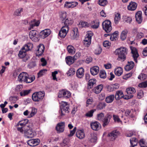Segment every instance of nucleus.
<instances>
[{"mask_svg":"<svg viewBox=\"0 0 147 147\" xmlns=\"http://www.w3.org/2000/svg\"><path fill=\"white\" fill-rule=\"evenodd\" d=\"M107 3V0H99L98 4L101 6H105Z\"/></svg>","mask_w":147,"mask_h":147,"instance_id":"52","label":"nucleus"},{"mask_svg":"<svg viewBox=\"0 0 147 147\" xmlns=\"http://www.w3.org/2000/svg\"><path fill=\"white\" fill-rule=\"evenodd\" d=\"M115 98L114 95L111 94L107 97L105 99L106 102L107 103H110L113 102Z\"/></svg>","mask_w":147,"mask_h":147,"instance_id":"35","label":"nucleus"},{"mask_svg":"<svg viewBox=\"0 0 147 147\" xmlns=\"http://www.w3.org/2000/svg\"><path fill=\"white\" fill-rule=\"evenodd\" d=\"M96 111V109L92 110L87 113L86 116L89 117H91L93 116V114L94 112Z\"/></svg>","mask_w":147,"mask_h":147,"instance_id":"51","label":"nucleus"},{"mask_svg":"<svg viewBox=\"0 0 147 147\" xmlns=\"http://www.w3.org/2000/svg\"><path fill=\"white\" fill-rule=\"evenodd\" d=\"M71 96L70 92L65 90L60 91L58 93V96L59 98L63 97L65 98H69Z\"/></svg>","mask_w":147,"mask_h":147,"instance_id":"10","label":"nucleus"},{"mask_svg":"<svg viewBox=\"0 0 147 147\" xmlns=\"http://www.w3.org/2000/svg\"><path fill=\"white\" fill-rule=\"evenodd\" d=\"M119 134V132L116 130L113 131L108 134V136L111 140L113 141L117 138Z\"/></svg>","mask_w":147,"mask_h":147,"instance_id":"17","label":"nucleus"},{"mask_svg":"<svg viewBox=\"0 0 147 147\" xmlns=\"http://www.w3.org/2000/svg\"><path fill=\"white\" fill-rule=\"evenodd\" d=\"M67 50L69 54H74L76 52L75 49L71 45H69L67 47Z\"/></svg>","mask_w":147,"mask_h":147,"instance_id":"34","label":"nucleus"},{"mask_svg":"<svg viewBox=\"0 0 147 147\" xmlns=\"http://www.w3.org/2000/svg\"><path fill=\"white\" fill-rule=\"evenodd\" d=\"M30 38L33 41L37 42L38 41V32L36 30H32L29 33Z\"/></svg>","mask_w":147,"mask_h":147,"instance_id":"11","label":"nucleus"},{"mask_svg":"<svg viewBox=\"0 0 147 147\" xmlns=\"http://www.w3.org/2000/svg\"><path fill=\"white\" fill-rule=\"evenodd\" d=\"M45 50V47L42 44H39L37 47L36 54V56L39 57L42 56Z\"/></svg>","mask_w":147,"mask_h":147,"instance_id":"12","label":"nucleus"},{"mask_svg":"<svg viewBox=\"0 0 147 147\" xmlns=\"http://www.w3.org/2000/svg\"><path fill=\"white\" fill-rule=\"evenodd\" d=\"M113 120L115 122L118 123L122 124V122L118 115H113Z\"/></svg>","mask_w":147,"mask_h":147,"instance_id":"39","label":"nucleus"},{"mask_svg":"<svg viewBox=\"0 0 147 147\" xmlns=\"http://www.w3.org/2000/svg\"><path fill=\"white\" fill-rule=\"evenodd\" d=\"M138 78L142 80H144L147 78V76L145 74H141L139 76Z\"/></svg>","mask_w":147,"mask_h":147,"instance_id":"50","label":"nucleus"},{"mask_svg":"<svg viewBox=\"0 0 147 147\" xmlns=\"http://www.w3.org/2000/svg\"><path fill=\"white\" fill-rule=\"evenodd\" d=\"M23 9L22 8L17 9L15 12V14L17 16H20L21 15V13Z\"/></svg>","mask_w":147,"mask_h":147,"instance_id":"53","label":"nucleus"},{"mask_svg":"<svg viewBox=\"0 0 147 147\" xmlns=\"http://www.w3.org/2000/svg\"><path fill=\"white\" fill-rule=\"evenodd\" d=\"M72 38L75 39L78 36V30L77 28H74L72 30Z\"/></svg>","mask_w":147,"mask_h":147,"instance_id":"27","label":"nucleus"},{"mask_svg":"<svg viewBox=\"0 0 147 147\" xmlns=\"http://www.w3.org/2000/svg\"><path fill=\"white\" fill-rule=\"evenodd\" d=\"M35 77L29 75L27 73L23 72L21 73L18 78V80L20 82H24L27 83L32 82L35 79Z\"/></svg>","mask_w":147,"mask_h":147,"instance_id":"1","label":"nucleus"},{"mask_svg":"<svg viewBox=\"0 0 147 147\" xmlns=\"http://www.w3.org/2000/svg\"><path fill=\"white\" fill-rule=\"evenodd\" d=\"M114 17L115 23L116 24H117L119 23L121 19V15L119 13H117L115 14Z\"/></svg>","mask_w":147,"mask_h":147,"instance_id":"38","label":"nucleus"},{"mask_svg":"<svg viewBox=\"0 0 147 147\" xmlns=\"http://www.w3.org/2000/svg\"><path fill=\"white\" fill-rule=\"evenodd\" d=\"M40 142L38 139H32L28 140L27 142L28 144L30 146H34L37 145Z\"/></svg>","mask_w":147,"mask_h":147,"instance_id":"16","label":"nucleus"},{"mask_svg":"<svg viewBox=\"0 0 147 147\" xmlns=\"http://www.w3.org/2000/svg\"><path fill=\"white\" fill-rule=\"evenodd\" d=\"M110 43L107 40L104 41L103 42V46L105 47H108L110 45Z\"/></svg>","mask_w":147,"mask_h":147,"instance_id":"64","label":"nucleus"},{"mask_svg":"<svg viewBox=\"0 0 147 147\" xmlns=\"http://www.w3.org/2000/svg\"><path fill=\"white\" fill-rule=\"evenodd\" d=\"M47 70L46 69H43L41 70L38 73V77L40 78L44 75L47 71Z\"/></svg>","mask_w":147,"mask_h":147,"instance_id":"41","label":"nucleus"},{"mask_svg":"<svg viewBox=\"0 0 147 147\" xmlns=\"http://www.w3.org/2000/svg\"><path fill=\"white\" fill-rule=\"evenodd\" d=\"M91 128L94 130H98L101 127L100 123L97 121L92 122L91 123Z\"/></svg>","mask_w":147,"mask_h":147,"instance_id":"18","label":"nucleus"},{"mask_svg":"<svg viewBox=\"0 0 147 147\" xmlns=\"http://www.w3.org/2000/svg\"><path fill=\"white\" fill-rule=\"evenodd\" d=\"M75 69L73 68H71L69 69L67 73V75L69 76L74 75L75 73Z\"/></svg>","mask_w":147,"mask_h":147,"instance_id":"43","label":"nucleus"},{"mask_svg":"<svg viewBox=\"0 0 147 147\" xmlns=\"http://www.w3.org/2000/svg\"><path fill=\"white\" fill-rule=\"evenodd\" d=\"M106 87L107 90L109 92H111L114 91L112 84L107 85L106 86Z\"/></svg>","mask_w":147,"mask_h":147,"instance_id":"62","label":"nucleus"},{"mask_svg":"<svg viewBox=\"0 0 147 147\" xmlns=\"http://www.w3.org/2000/svg\"><path fill=\"white\" fill-rule=\"evenodd\" d=\"M123 96V94L122 91L118 90L116 92L115 95V98L116 100H119Z\"/></svg>","mask_w":147,"mask_h":147,"instance_id":"28","label":"nucleus"},{"mask_svg":"<svg viewBox=\"0 0 147 147\" xmlns=\"http://www.w3.org/2000/svg\"><path fill=\"white\" fill-rule=\"evenodd\" d=\"M139 143L141 147H147V142H145L144 139H141Z\"/></svg>","mask_w":147,"mask_h":147,"instance_id":"45","label":"nucleus"},{"mask_svg":"<svg viewBox=\"0 0 147 147\" xmlns=\"http://www.w3.org/2000/svg\"><path fill=\"white\" fill-rule=\"evenodd\" d=\"M51 31L49 29H46L42 31L41 34L44 38H45L48 36L51 33Z\"/></svg>","mask_w":147,"mask_h":147,"instance_id":"33","label":"nucleus"},{"mask_svg":"<svg viewBox=\"0 0 147 147\" xmlns=\"http://www.w3.org/2000/svg\"><path fill=\"white\" fill-rule=\"evenodd\" d=\"M103 88V86L102 84H100L94 87L92 90L93 92L98 94L100 93Z\"/></svg>","mask_w":147,"mask_h":147,"instance_id":"21","label":"nucleus"},{"mask_svg":"<svg viewBox=\"0 0 147 147\" xmlns=\"http://www.w3.org/2000/svg\"><path fill=\"white\" fill-rule=\"evenodd\" d=\"M126 92L127 95L124 96V98L127 100L130 99L133 97V94L136 92V90L134 88L129 87L126 89Z\"/></svg>","mask_w":147,"mask_h":147,"instance_id":"8","label":"nucleus"},{"mask_svg":"<svg viewBox=\"0 0 147 147\" xmlns=\"http://www.w3.org/2000/svg\"><path fill=\"white\" fill-rule=\"evenodd\" d=\"M65 60L66 63L69 65H70L73 64L75 60L73 57L70 56L67 57L65 58Z\"/></svg>","mask_w":147,"mask_h":147,"instance_id":"29","label":"nucleus"},{"mask_svg":"<svg viewBox=\"0 0 147 147\" xmlns=\"http://www.w3.org/2000/svg\"><path fill=\"white\" fill-rule=\"evenodd\" d=\"M60 30L66 33L67 34L69 30L68 26H64L62 27Z\"/></svg>","mask_w":147,"mask_h":147,"instance_id":"57","label":"nucleus"},{"mask_svg":"<svg viewBox=\"0 0 147 147\" xmlns=\"http://www.w3.org/2000/svg\"><path fill=\"white\" fill-rule=\"evenodd\" d=\"M128 33V31L125 29L122 31L121 32V39L122 40H125L127 36V35Z\"/></svg>","mask_w":147,"mask_h":147,"instance_id":"30","label":"nucleus"},{"mask_svg":"<svg viewBox=\"0 0 147 147\" xmlns=\"http://www.w3.org/2000/svg\"><path fill=\"white\" fill-rule=\"evenodd\" d=\"M104 114L102 113H101L97 115V119L100 121H102L103 119Z\"/></svg>","mask_w":147,"mask_h":147,"instance_id":"49","label":"nucleus"},{"mask_svg":"<svg viewBox=\"0 0 147 147\" xmlns=\"http://www.w3.org/2000/svg\"><path fill=\"white\" fill-rule=\"evenodd\" d=\"M84 69L82 67H81L79 68L77 71L76 76L79 78H82L84 75Z\"/></svg>","mask_w":147,"mask_h":147,"instance_id":"20","label":"nucleus"},{"mask_svg":"<svg viewBox=\"0 0 147 147\" xmlns=\"http://www.w3.org/2000/svg\"><path fill=\"white\" fill-rule=\"evenodd\" d=\"M60 18L63 21L65 20L66 17V13L65 12L61 13L59 15Z\"/></svg>","mask_w":147,"mask_h":147,"instance_id":"54","label":"nucleus"},{"mask_svg":"<svg viewBox=\"0 0 147 147\" xmlns=\"http://www.w3.org/2000/svg\"><path fill=\"white\" fill-rule=\"evenodd\" d=\"M72 21L71 20H69L68 19H66L64 22L65 26H68L69 25L72 24Z\"/></svg>","mask_w":147,"mask_h":147,"instance_id":"61","label":"nucleus"},{"mask_svg":"<svg viewBox=\"0 0 147 147\" xmlns=\"http://www.w3.org/2000/svg\"><path fill=\"white\" fill-rule=\"evenodd\" d=\"M127 50L125 47H122L116 49L114 52L116 55L118 56V60L124 61L126 58V55L127 54Z\"/></svg>","mask_w":147,"mask_h":147,"instance_id":"2","label":"nucleus"},{"mask_svg":"<svg viewBox=\"0 0 147 147\" xmlns=\"http://www.w3.org/2000/svg\"><path fill=\"white\" fill-rule=\"evenodd\" d=\"M67 144V142L66 140L65 139L63 140V142L60 144L62 147H66Z\"/></svg>","mask_w":147,"mask_h":147,"instance_id":"63","label":"nucleus"},{"mask_svg":"<svg viewBox=\"0 0 147 147\" xmlns=\"http://www.w3.org/2000/svg\"><path fill=\"white\" fill-rule=\"evenodd\" d=\"M118 35V31H115L111 35L110 39L112 41L116 40L117 39Z\"/></svg>","mask_w":147,"mask_h":147,"instance_id":"37","label":"nucleus"},{"mask_svg":"<svg viewBox=\"0 0 147 147\" xmlns=\"http://www.w3.org/2000/svg\"><path fill=\"white\" fill-rule=\"evenodd\" d=\"M102 28L107 33L110 32L112 30L111 22L109 20H105L102 23Z\"/></svg>","mask_w":147,"mask_h":147,"instance_id":"6","label":"nucleus"},{"mask_svg":"<svg viewBox=\"0 0 147 147\" xmlns=\"http://www.w3.org/2000/svg\"><path fill=\"white\" fill-rule=\"evenodd\" d=\"M142 12L141 11H138L136 14V20L138 23L140 24L142 21Z\"/></svg>","mask_w":147,"mask_h":147,"instance_id":"19","label":"nucleus"},{"mask_svg":"<svg viewBox=\"0 0 147 147\" xmlns=\"http://www.w3.org/2000/svg\"><path fill=\"white\" fill-rule=\"evenodd\" d=\"M90 73L92 75L94 76L97 75L99 71V67L97 66H94L90 69Z\"/></svg>","mask_w":147,"mask_h":147,"instance_id":"24","label":"nucleus"},{"mask_svg":"<svg viewBox=\"0 0 147 147\" xmlns=\"http://www.w3.org/2000/svg\"><path fill=\"white\" fill-rule=\"evenodd\" d=\"M137 4L135 2H131L127 6L128 9L130 11L135 10L137 7Z\"/></svg>","mask_w":147,"mask_h":147,"instance_id":"25","label":"nucleus"},{"mask_svg":"<svg viewBox=\"0 0 147 147\" xmlns=\"http://www.w3.org/2000/svg\"><path fill=\"white\" fill-rule=\"evenodd\" d=\"M96 80L94 79H92L89 80L88 82V89L92 88L93 85L96 84Z\"/></svg>","mask_w":147,"mask_h":147,"instance_id":"31","label":"nucleus"},{"mask_svg":"<svg viewBox=\"0 0 147 147\" xmlns=\"http://www.w3.org/2000/svg\"><path fill=\"white\" fill-rule=\"evenodd\" d=\"M45 95V93L43 91L35 92L32 95V99L34 102H39L43 99Z\"/></svg>","mask_w":147,"mask_h":147,"instance_id":"4","label":"nucleus"},{"mask_svg":"<svg viewBox=\"0 0 147 147\" xmlns=\"http://www.w3.org/2000/svg\"><path fill=\"white\" fill-rule=\"evenodd\" d=\"M40 24L39 21H36L35 19H34L31 20V24L30 25V28L29 29L30 30L33 28L34 26H39Z\"/></svg>","mask_w":147,"mask_h":147,"instance_id":"26","label":"nucleus"},{"mask_svg":"<svg viewBox=\"0 0 147 147\" xmlns=\"http://www.w3.org/2000/svg\"><path fill=\"white\" fill-rule=\"evenodd\" d=\"M131 146L129 147H134L137 145L138 140L135 138H132L130 140Z\"/></svg>","mask_w":147,"mask_h":147,"instance_id":"32","label":"nucleus"},{"mask_svg":"<svg viewBox=\"0 0 147 147\" xmlns=\"http://www.w3.org/2000/svg\"><path fill=\"white\" fill-rule=\"evenodd\" d=\"M106 106V104L105 102H100L97 106V109H102L105 108Z\"/></svg>","mask_w":147,"mask_h":147,"instance_id":"40","label":"nucleus"},{"mask_svg":"<svg viewBox=\"0 0 147 147\" xmlns=\"http://www.w3.org/2000/svg\"><path fill=\"white\" fill-rule=\"evenodd\" d=\"M21 121L23 124H24V126H25V129H26L27 128H29V125H28V120L27 119H25Z\"/></svg>","mask_w":147,"mask_h":147,"instance_id":"46","label":"nucleus"},{"mask_svg":"<svg viewBox=\"0 0 147 147\" xmlns=\"http://www.w3.org/2000/svg\"><path fill=\"white\" fill-rule=\"evenodd\" d=\"M93 33L91 31H88L87 32L83 42L85 46L88 47L90 44L91 37L93 36Z\"/></svg>","mask_w":147,"mask_h":147,"instance_id":"7","label":"nucleus"},{"mask_svg":"<svg viewBox=\"0 0 147 147\" xmlns=\"http://www.w3.org/2000/svg\"><path fill=\"white\" fill-rule=\"evenodd\" d=\"M99 75L101 78H105L106 77V74L105 70H102L100 71Z\"/></svg>","mask_w":147,"mask_h":147,"instance_id":"48","label":"nucleus"},{"mask_svg":"<svg viewBox=\"0 0 147 147\" xmlns=\"http://www.w3.org/2000/svg\"><path fill=\"white\" fill-rule=\"evenodd\" d=\"M76 135L78 138L80 139H83L85 136L84 131L82 130H78L76 133Z\"/></svg>","mask_w":147,"mask_h":147,"instance_id":"23","label":"nucleus"},{"mask_svg":"<svg viewBox=\"0 0 147 147\" xmlns=\"http://www.w3.org/2000/svg\"><path fill=\"white\" fill-rule=\"evenodd\" d=\"M114 72L115 74L118 76H120L122 74L123 70L122 68L119 67L115 69Z\"/></svg>","mask_w":147,"mask_h":147,"instance_id":"36","label":"nucleus"},{"mask_svg":"<svg viewBox=\"0 0 147 147\" xmlns=\"http://www.w3.org/2000/svg\"><path fill=\"white\" fill-rule=\"evenodd\" d=\"M134 63L133 61H128L127 65L125 67V69L126 71H129L134 67Z\"/></svg>","mask_w":147,"mask_h":147,"instance_id":"22","label":"nucleus"},{"mask_svg":"<svg viewBox=\"0 0 147 147\" xmlns=\"http://www.w3.org/2000/svg\"><path fill=\"white\" fill-rule=\"evenodd\" d=\"M138 86L141 88H146L147 87V81L143 82L140 84Z\"/></svg>","mask_w":147,"mask_h":147,"instance_id":"59","label":"nucleus"},{"mask_svg":"<svg viewBox=\"0 0 147 147\" xmlns=\"http://www.w3.org/2000/svg\"><path fill=\"white\" fill-rule=\"evenodd\" d=\"M131 50V53L132 54V57L134 60L136 62H137V59L139 56V55L138 53L137 50L136 48L132 47H130Z\"/></svg>","mask_w":147,"mask_h":147,"instance_id":"14","label":"nucleus"},{"mask_svg":"<svg viewBox=\"0 0 147 147\" xmlns=\"http://www.w3.org/2000/svg\"><path fill=\"white\" fill-rule=\"evenodd\" d=\"M33 48V44L31 43H29L25 45L19 51L18 55L20 59L24 58L26 55V52L31 50Z\"/></svg>","mask_w":147,"mask_h":147,"instance_id":"3","label":"nucleus"},{"mask_svg":"<svg viewBox=\"0 0 147 147\" xmlns=\"http://www.w3.org/2000/svg\"><path fill=\"white\" fill-rule=\"evenodd\" d=\"M97 137L94 135V134H91V138L90 139V141L92 142H96L97 140Z\"/></svg>","mask_w":147,"mask_h":147,"instance_id":"56","label":"nucleus"},{"mask_svg":"<svg viewBox=\"0 0 147 147\" xmlns=\"http://www.w3.org/2000/svg\"><path fill=\"white\" fill-rule=\"evenodd\" d=\"M112 116L109 113H108L105 116L104 119L102 121L103 122L102 126L105 127L109 124L110 120L112 118Z\"/></svg>","mask_w":147,"mask_h":147,"instance_id":"13","label":"nucleus"},{"mask_svg":"<svg viewBox=\"0 0 147 147\" xmlns=\"http://www.w3.org/2000/svg\"><path fill=\"white\" fill-rule=\"evenodd\" d=\"M94 24L91 26V27L93 29L97 28L99 25V22L98 20H95L93 21Z\"/></svg>","mask_w":147,"mask_h":147,"instance_id":"47","label":"nucleus"},{"mask_svg":"<svg viewBox=\"0 0 147 147\" xmlns=\"http://www.w3.org/2000/svg\"><path fill=\"white\" fill-rule=\"evenodd\" d=\"M60 109L61 110V116L65 115V113H68L69 112V105L67 102L62 101L61 103Z\"/></svg>","mask_w":147,"mask_h":147,"instance_id":"5","label":"nucleus"},{"mask_svg":"<svg viewBox=\"0 0 147 147\" xmlns=\"http://www.w3.org/2000/svg\"><path fill=\"white\" fill-rule=\"evenodd\" d=\"M37 112V109L35 108L32 107L30 114L29 116V117L30 118L33 117L36 114Z\"/></svg>","mask_w":147,"mask_h":147,"instance_id":"42","label":"nucleus"},{"mask_svg":"<svg viewBox=\"0 0 147 147\" xmlns=\"http://www.w3.org/2000/svg\"><path fill=\"white\" fill-rule=\"evenodd\" d=\"M144 96L143 91L142 90H140L138 92L137 94V97L140 99L142 97Z\"/></svg>","mask_w":147,"mask_h":147,"instance_id":"58","label":"nucleus"},{"mask_svg":"<svg viewBox=\"0 0 147 147\" xmlns=\"http://www.w3.org/2000/svg\"><path fill=\"white\" fill-rule=\"evenodd\" d=\"M131 113L130 110H127L125 112V115L127 117L129 116L131 117H133L134 116L133 115L131 114Z\"/></svg>","mask_w":147,"mask_h":147,"instance_id":"60","label":"nucleus"},{"mask_svg":"<svg viewBox=\"0 0 147 147\" xmlns=\"http://www.w3.org/2000/svg\"><path fill=\"white\" fill-rule=\"evenodd\" d=\"M24 133L25 136L28 138H32L36 135V133L29 127L25 129Z\"/></svg>","mask_w":147,"mask_h":147,"instance_id":"9","label":"nucleus"},{"mask_svg":"<svg viewBox=\"0 0 147 147\" xmlns=\"http://www.w3.org/2000/svg\"><path fill=\"white\" fill-rule=\"evenodd\" d=\"M67 35L66 33L63 32L60 30L58 35L61 38H63L65 37Z\"/></svg>","mask_w":147,"mask_h":147,"instance_id":"55","label":"nucleus"},{"mask_svg":"<svg viewBox=\"0 0 147 147\" xmlns=\"http://www.w3.org/2000/svg\"><path fill=\"white\" fill-rule=\"evenodd\" d=\"M65 123L61 122L57 124L56 127V130L58 133H60L63 131L64 130Z\"/></svg>","mask_w":147,"mask_h":147,"instance_id":"15","label":"nucleus"},{"mask_svg":"<svg viewBox=\"0 0 147 147\" xmlns=\"http://www.w3.org/2000/svg\"><path fill=\"white\" fill-rule=\"evenodd\" d=\"M31 90H23L20 93L21 96H25L28 94L30 92Z\"/></svg>","mask_w":147,"mask_h":147,"instance_id":"44","label":"nucleus"}]
</instances>
